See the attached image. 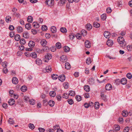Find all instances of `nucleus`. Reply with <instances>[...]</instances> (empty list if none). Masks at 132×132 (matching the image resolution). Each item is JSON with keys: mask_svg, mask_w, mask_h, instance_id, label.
I'll use <instances>...</instances> for the list:
<instances>
[{"mask_svg": "<svg viewBox=\"0 0 132 132\" xmlns=\"http://www.w3.org/2000/svg\"><path fill=\"white\" fill-rule=\"evenodd\" d=\"M118 43L120 44H126V42L125 41L124 38L122 37H119L117 39Z\"/></svg>", "mask_w": 132, "mask_h": 132, "instance_id": "nucleus-1", "label": "nucleus"}, {"mask_svg": "<svg viewBox=\"0 0 132 132\" xmlns=\"http://www.w3.org/2000/svg\"><path fill=\"white\" fill-rule=\"evenodd\" d=\"M46 3L48 6H52L54 4V0H46Z\"/></svg>", "mask_w": 132, "mask_h": 132, "instance_id": "nucleus-2", "label": "nucleus"}, {"mask_svg": "<svg viewBox=\"0 0 132 132\" xmlns=\"http://www.w3.org/2000/svg\"><path fill=\"white\" fill-rule=\"evenodd\" d=\"M85 46L87 48H89L91 46V43L88 40L85 41Z\"/></svg>", "mask_w": 132, "mask_h": 132, "instance_id": "nucleus-3", "label": "nucleus"}, {"mask_svg": "<svg viewBox=\"0 0 132 132\" xmlns=\"http://www.w3.org/2000/svg\"><path fill=\"white\" fill-rule=\"evenodd\" d=\"M105 89L106 90H110L112 89V87L111 85L109 83L106 84L105 86Z\"/></svg>", "mask_w": 132, "mask_h": 132, "instance_id": "nucleus-4", "label": "nucleus"}, {"mask_svg": "<svg viewBox=\"0 0 132 132\" xmlns=\"http://www.w3.org/2000/svg\"><path fill=\"white\" fill-rule=\"evenodd\" d=\"M61 61L63 62H65L67 61V58L65 55H62L60 57Z\"/></svg>", "mask_w": 132, "mask_h": 132, "instance_id": "nucleus-5", "label": "nucleus"}, {"mask_svg": "<svg viewBox=\"0 0 132 132\" xmlns=\"http://www.w3.org/2000/svg\"><path fill=\"white\" fill-rule=\"evenodd\" d=\"M65 77L64 75H62L59 76V79L62 82L65 79Z\"/></svg>", "mask_w": 132, "mask_h": 132, "instance_id": "nucleus-6", "label": "nucleus"}, {"mask_svg": "<svg viewBox=\"0 0 132 132\" xmlns=\"http://www.w3.org/2000/svg\"><path fill=\"white\" fill-rule=\"evenodd\" d=\"M35 44V42L32 41H29L28 44L29 47L31 48L33 47L34 46Z\"/></svg>", "mask_w": 132, "mask_h": 132, "instance_id": "nucleus-7", "label": "nucleus"}, {"mask_svg": "<svg viewBox=\"0 0 132 132\" xmlns=\"http://www.w3.org/2000/svg\"><path fill=\"white\" fill-rule=\"evenodd\" d=\"M52 55L50 53H48L45 56V58L48 60L52 58Z\"/></svg>", "mask_w": 132, "mask_h": 132, "instance_id": "nucleus-8", "label": "nucleus"}, {"mask_svg": "<svg viewBox=\"0 0 132 132\" xmlns=\"http://www.w3.org/2000/svg\"><path fill=\"white\" fill-rule=\"evenodd\" d=\"M23 37L26 38H28L29 37L28 32L27 31L24 32L23 34Z\"/></svg>", "mask_w": 132, "mask_h": 132, "instance_id": "nucleus-9", "label": "nucleus"}, {"mask_svg": "<svg viewBox=\"0 0 132 132\" xmlns=\"http://www.w3.org/2000/svg\"><path fill=\"white\" fill-rule=\"evenodd\" d=\"M110 33L108 31H105L104 32V37L106 38H109L110 37Z\"/></svg>", "mask_w": 132, "mask_h": 132, "instance_id": "nucleus-10", "label": "nucleus"}, {"mask_svg": "<svg viewBox=\"0 0 132 132\" xmlns=\"http://www.w3.org/2000/svg\"><path fill=\"white\" fill-rule=\"evenodd\" d=\"M120 82L123 85H125L127 83V80L126 78H123L121 79Z\"/></svg>", "mask_w": 132, "mask_h": 132, "instance_id": "nucleus-11", "label": "nucleus"}, {"mask_svg": "<svg viewBox=\"0 0 132 132\" xmlns=\"http://www.w3.org/2000/svg\"><path fill=\"white\" fill-rule=\"evenodd\" d=\"M101 98L104 101L106 102L107 101V99L106 98V96L103 94V93H101Z\"/></svg>", "mask_w": 132, "mask_h": 132, "instance_id": "nucleus-12", "label": "nucleus"}, {"mask_svg": "<svg viewBox=\"0 0 132 132\" xmlns=\"http://www.w3.org/2000/svg\"><path fill=\"white\" fill-rule=\"evenodd\" d=\"M12 81V83L14 84H17L18 83V79L15 77L13 78Z\"/></svg>", "mask_w": 132, "mask_h": 132, "instance_id": "nucleus-13", "label": "nucleus"}, {"mask_svg": "<svg viewBox=\"0 0 132 132\" xmlns=\"http://www.w3.org/2000/svg\"><path fill=\"white\" fill-rule=\"evenodd\" d=\"M106 44L108 46H111L113 44V41L112 40H109L107 42Z\"/></svg>", "mask_w": 132, "mask_h": 132, "instance_id": "nucleus-14", "label": "nucleus"}, {"mask_svg": "<svg viewBox=\"0 0 132 132\" xmlns=\"http://www.w3.org/2000/svg\"><path fill=\"white\" fill-rule=\"evenodd\" d=\"M14 100L13 98H11L8 102L9 104L10 105H12L15 103Z\"/></svg>", "mask_w": 132, "mask_h": 132, "instance_id": "nucleus-15", "label": "nucleus"}, {"mask_svg": "<svg viewBox=\"0 0 132 132\" xmlns=\"http://www.w3.org/2000/svg\"><path fill=\"white\" fill-rule=\"evenodd\" d=\"M17 31L18 32L21 33L23 31V29L20 26H18L17 27Z\"/></svg>", "mask_w": 132, "mask_h": 132, "instance_id": "nucleus-16", "label": "nucleus"}, {"mask_svg": "<svg viewBox=\"0 0 132 132\" xmlns=\"http://www.w3.org/2000/svg\"><path fill=\"white\" fill-rule=\"evenodd\" d=\"M65 68L67 70L70 69L71 68L70 64L68 62H66L65 64Z\"/></svg>", "mask_w": 132, "mask_h": 132, "instance_id": "nucleus-17", "label": "nucleus"}, {"mask_svg": "<svg viewBox=\"0 0 132 132\" xmlns=\"http://www.w3.org/2000/svg\"><path fill=\"white\" fill-rule=\"evenodd\" d=\"M33 20L32 17L31 16H29L27 18V21L29 23H31L33 21Z\"/></svg>", "mask_w": 132, "mask_h": 132, "instance_id": "nucleus-18", "label": "nucleus"}, {"mask_svg": "<svg viewBox=\"0 0 132 132\" xmlns=\"http://www.w3.org/2000/svg\"><path fill=\"white\" fill-rule=\"evenodd\" d=\"M20 36L19 34H16L14 36V39L16 41H18L19 40H20Z\"/></svg>", "mask_w": 132, "mask_h": 132, "instance_id": "nucleus-19", "label": "nucleus"}, {"mask_svg": "<svg viewBox=\"0 0 132 132\" xmlns=\"http://www.w3.org/2000/svg\"><path fill=\"white\" fill-rule=\"evenodd\" d=\"M36 64L38 65H41L42 63V61L39 59H37L35 61Z\"/></svg>", "mask_w": 132, "mask_h": 132, "instance_id": "nucleus-20", "label": "nucleus"}, {"mask_svg": "<svg viewBox=\"0 0 132 132\" xmlns=\"http://www.w3.org/2000/svg\"><path fill=\"white\" fill-rule=\"evenodd\" d=\"M85 27L87 30H89L92 28V26L90 24L88 23L86 26Z\"/></svg>", "mask_w": 132, "mask_h": 132, "instance_id": "nucleus-21", "label": "nucleus"}, {"mask_svg": "<svg viewBox=\"0 0 132 132\" xmlns=\"http://www.w3.org/2000/svg\"><path fill=\"white\" fill-rule=\"evenodd\" d=\"M94 27L96 28H98L100 26V24L96 22H94L93 23Z\"/></svg>", "mask_w": 132, "mask_h": 132, "instance_id": "nucleus-22", "label": "nucleus"}, {"mask_svg": "<svg viewBox=\"0 0 132 132\" xmlns=\"http://www.w3.org/2000/svg\"><path fill=\"white\" fill-rule=\"evenodd\" d=\"M51 31L52 33H55L56 31V27L54 26L52 27L51 28Z\"/></svg>", "mask_w": 132, "mask_h": 132, "instance_id": "nucleus-23", "label": "nucleus"}, {"mask_svg": "<svg viewBox=\"0 0 132 132\" xmlns=\"http://www.w3.org/2000/svg\"><path fill=\"white\" fill-rule=\"evenodd\" d=\"M48 105L51 107L53 106L55 104V102L54 101L52 100H50L48 102Z\"/></svg>", "mask_w": 132, "mask_h": 132, "instance_id": "nucleus-24", "label": "nucleus"}, {"mask_svg": "<svg viewBox=\"0 0 132 132\" xmlns=\"http://www.w3.org/2000/svg\"><path fill=\"white\" fill-rule=\"evenodd\" d=\"M122 114L123 117H126L127 116L128 113L127 111L124 110L122 111Z\"/></svg>", "mask_w": 132, "mask_h": 132, "instance_id": "nucleus-25", "label": "nucleus"}, {"mask_svg": "<svg viewBox=\"0 0 132 132\" xmlns=\"http://www.w3.org/2000/svg\"><path fill=\"white\" fill-rule=\"evenodd\" d=\"M41 44L43 46H45L47 42L45 40H42L40 42Z\"/></svg>", "mask_w": 132, "mask_h": 132, "instance_id": "nucleus-26", "label": "nucleus"}, {"mask_svg": "<svg viewBox=\"0 0 132 132\" xmlns=\"http://www.w3.org/2000/svg\"><path fill=\"white\" fill-rule=\"evenodd\" d=\"M45 70L46 71L48 72H50L52 70L50 66L46 67V68Z\"/></svg>", "mask_w": 132, "mask_h": 132, "instance_id": "nucleus-27", "label": "nucleus"}, {"mask_svg": "<svg viewBox=\"0 0 132 132\" xmlns=\"http://www.w3.org/2000/svg\"><path fill=\"white\" fill-rule=\"evenodd\" d=\"M30 56L33 58L36 59L37 57V54L35 52H32L30 54Z\"/></svg>", "mask_w": 132, "mask_h": 132, "instance_id": "nucleus-28", "label": "nucleus"}, {"mask_svg": "<svg viewBox=\"0 0 132 132\" xmlns=\"http://www.w3.org/2000/svg\"><path fill=\"white\" fill-rule=\"evenodd\" d=\"M75 93L74 91L70 90L69 91V95L71 96H74Z\"/></svg>", "mask_w": 132, "mask_h": 132, "instance_id": "nucleus-29", "label": "nucleus"}, {"mask_svg": "<svg viewBox=\"0 0 132 132\" xmlns=\"http://www.w3.org/2000/svg\"><path fill=\"white\" fill-rule=\"evenodd\" d=\"M36 51L39 54H42L44 53V50L42 49L40 50L39 49L37 48L36 49Z\"/></svg>", "mask_w": 132, "mask_h": 132, "instance_id": "nucleus-30", "label": "nucleus"}, {"mask_svg": "<svg viewBox=\"0 0 132 132\" xmlns=\"http://www.w3.org/2000/svg\"><path fill=\"white\" fill-rule=\"evenodd\" d=\"M25 28L28 30H29L31 28V25L29 23H27L25 25Z\"/></svg>", "mask_w": 132, "mask_h": 132, "instance_id": "nucleus-31", "label": "nucleus"}, {"mask_svg": "<svg viewBox=\"0 0 132 132\" xmlns=\"http://www.w3.org/2000/svg\"><path fill=\"white\" fill-rule=\"evenodd\" d=\"M49 95L52 97H54L55 96L56 94V93L54 91H52L50 92L49 93Z\"/></svg>", "mask_w": 132, "mask_h": 132, "instance_id": "nucleus-32", "label": "nucleus"}, {"mask_svg": "<svg viewBox=\"0 0 132 132\" xmlns=\"http://www.w3.org/2000/svg\"><path fill=\"white\" fill-rule=\"evenodd\" d=\"M84 89L86 92H88L90 91V87L88 85L85 86H84Z\"/></svg>", "mask_w": 132, "mask_h": 132, "instance_id": "nucleus-33", "label": "nucleus"}, {"mask_svg": "<svg viewBox=\"0 0 132 132\" xmlns=\"http://www.w3.org/2000/svg\"><path fill=\"white\" fill-rule=\"evenodd\" d=\"M33 26L36 28H38L39 27V24L36 22H34L32 23Z\"/></svg>", "mask_w": 132, "mask_h": 132, "instance_id": "nucleus-34", "label": "nucleus"}, {"mask_svg": "<svg viewBox=\"0 0 132 132\" xmlns=\"http://www.w3.org/2000/svg\"><path fill=\"white\" fill-rule=\"evenodd\" d=\"M99 103L98 102H95V108L96 109H98L99 107Z\"/></svg>", "mask_w": 132, "mask_h": 132, "instance_id": "nucleus-35", "label": "nucleus"}, {"mask_svg": "<svg viewBox=\"0 0 132 132\" xmlns=\"http://www.w3.org/2000/svg\"><path fill=\"white\" fill-rule=\"evenodd\" d=\"M64 51L66 52H68L70 51V48L67 46H65L64 47Z\"/></svg>", "mask_w": 132, "mask_h": 132, "instance_id": "nucleus-36", "label": "nucleus"}, {"mask_svg": "<svg viewBox=\"0 0 132 132\" xmlns=\"http://www.w3.org/2000/svg\"><path fill=\"white\" fill-rule=\"evenodd\" d=\"M60 30L61 32L63 33H66L67 32V30L65 28H61L60 29Z\"/></svg>", "mask_w": 132, "mask_h": 132, "instance_id": "nucleus-37", "label": "nucleus"}, {"mask_svg": "<svg viewBox=\"0 0 132 132\" xmlns=\"http://www.w3.org/2000/svg\"><path fill=\"white\" fill-rule=\"evenodd\" d=\"M21 90L23 92H24L26 91L27 89V88L25 86H23L21 88Z\"/></svg>", "mask_w": 132, "mask_h": 132, "instance_id": "nucleus-38", "label": "nucleus"}, {"mask_svg": "<svg viewBox=\"0 0 132 132\" xmlns=\"http://www.w3.org/2000/svg\"><path fill=\"white\" fill-rule=\"evenodd\" d=\"M75 98L78 101H80L82 100V97L79 95H77L75 96Z\"/></svg>", "mask_w": 132, "mask_h": 132, "instance_id": "nucleus-39", "label": "nucleus"}, {"mask_svg": "<svg viewBox=\"0 0 132 132\" xmlns=\"http://www.w3.org/2000/svg\"><path fill=\"white\" fill-rule=\"evenodd\" d=\"M91 62V59L90 57H88L86 59V62L88 65Z\"/></svg>", "mask_w": 132, "mask_h": 132, "instance_id": "nucleus-40", "label": "nucleus"}, {"mask_svg": "<svg viewBox=\"0 0 132 132\" xmlns=\"http://www.w3.org/2000/svg\"><path fill=\"white\" fill-rule=\"evenodd\" d=\"M20 43L21 45L24 44L26 42L25 40L23 38H22L20 40Z\"/></svg>", "mask_w": 132, "mask_h": 132, "instance_id": "nucleus-41", "label": "nucleus"}, {"mask_svg": "<svg viewBox=\"0 0 132 132\" xmlns=\"http://www.w3.org/2000/svg\"><path fill=\"white\" fill-rule=\"evenodd\" d=\"M55 46L57 48L60 49L61 48V44L59 42L55 44Z\"/></svg>", "mask_w": 132, "mask_h": 132, "instance_id": "nucleus-42", "label": "nucleus"}, {"mask_svg": "<svg viewBox=\"0 0 132 132\" xmlns=\"http://www.w3.org/2000/svg\"><path fill=\"white\" fill-rule=\"evenodd\" d=\"M87 33V31L86 30H82L81 31V34L83 36H85Z\"/></svg>", "mask_w": 132, "mask_h": 132, "instance_id": "nucleus-43", "label": "nucleus"}, {"mask_svg": "<svg viewBox=\"0 0 132 132\" xmlns=\"http://www.w3.org/2000/svg\"><path fill=\"white\" fill-rule=\"evenodd\" d=\"M29 127L32 130H33L35 127V126L33 124L31 123H30L29 124Z\"/></svg>", "mask_w": 132, "mask_h": 132, "instance_id": "nucleus-44", "label": "nucleus"}, {"mask_svg": "<svg viewBox=\"0 0 132 132\" xmlns=\"http://www.w3.org/2000/svg\"><path fill=\"white\" fill-rule=\"evenodd\" d=\"M89 81L88 82H89L90 84L91 85L93 84L94 83V79L92 78H90L89 79Z\"/></svg>", "mask_w": 132, "mask_h": 132, "instance_id": "nucleus-45", "label": "nucleus"}, {"mask_svg": "<svg viewBox=\"0 0 132 132\" xmlns=\"http://www.w3.org/2000/svg\"><path fill=\"white\" fill-rule=\"evenodd\" d=\"M9 123L10 124H13L14 123V121L13 119L10 118L8 120Z\"/></svg>", "mask_w": 132, "mask_h": 132, "instance_id": "nucleus-46", "label": "nucleus"}, {"mask_svg": "<svg viewBox=\"0 0 132 132\" xmlns=\"http://www.w3.org/2000/svg\"><path fill=\"white\" fill-rule=\"evenodd\" d=\"M52 77L53 79L55 80L57 79L58 77L57 75L54 74L52 75Z\"/></svg>", "mask_w": 132, "mask_h": 132, "instance_id": "nucleus-47", "label": "nucleus"}, {"mask_svg": "<svg viewBox=\"0 0 132 132\" xmlns=\"http://www.w3.org/2000/svg\"><path fill=\"white\" fill-rule=\"evenodd\" d=\"M68 102L69 104L70 105L72 104L73 103V101L72 99H69L68 100Z\"/></svg>", "mask_w": 132, "mask_h": 132, "instance_id": "nucleus-48", "label": "nucleus"}, {"mask_svg": "<svg viewBox=\"0 0 132 132\" xmlns=\"http://www.w3.org/2000/svg\"><path fill=\"white\" fill-rule=\"evenodd\" d=\"M127 77L129 79H130L132 77V75L131 73H128L126 75Z\"/></svg>", "mask_w": 132, "mask_h": 132, "instance_id": "nucleus-49", "label": "nucleus"}, {"mask_svg": "<svg viewBox=\"0 0 132 132\" xmlns=\"http://www.w3.org/2000/svg\"><path fill=\"white\" fill-rule=\"evenodd\" d=\"M47 27L46 26H42V29L43 31H46L47 30Z\"/></svg>", "mask_w": 132, "mask_h": 132, "instance_id": "nucleus-50", "label": "nucleus"}, {"mask_svg": "<svg viewBox=\"0 0 132 132\" xmlns=\"http://www.w3.org/2000/svg\"><path fill=\"white\" fill-rule=\"evenodd\" d=\"M76 37L78 39H80L81 38V35L79 33H78L76 34Z\"/></svg>", "mask_w": 132, "mask_h": 132, "instance_id": "nucleus-51", "label": "nucleus"}, {"mask_svg": "<svg viewBox=\"0 0 132 132\" xmlns=\"http://www.w3.org/2000/svg\"><path fill=\"white\" fill-rule=\"evenodd\" d=\"M115 128L116 131H118L120 129V127L118 125H115Z\"/></svg>", "mask_w": 132, "mask_h": 132, "instance_id": "nucleus-52", "label": "nucleus"}, {"mask_svg": "<svg viewBox=\"0 0 132 132\" xmlns=\"http://www.w3.org/2000/svg\"><path fill=\"white\" fill-rule=\"evenodd\" d=\"M101 18L103 20H105L106 18V15L105 14H104L102 15Z\"/></svg>", "mask_w": 132, "mask_h": 132, "instance_id": "nucleus-53", "label": "nucleus"}, {"mask_svg": "<svg viewBox=\"0 0 132 132\" xmlns=\"http://www.w3.org/2000/svg\"><path fill=\"white\" fill-rule=\"evenodd\" d=\"M7 63L6 62H4L2 63V66L4 68L6 67L7 65Z\"/></svg>", "mask_w": 132, "mask_h": 132, "instance_id": "nucleus-54", "label": "nucleus"}, {"mask_svg": "<svg viewBox=\"0 0 132 132\" xmlns=\"http://www.w3.org/2000/svg\"><path fill=\"white\" fill-rule=\"evenodd\" d=\"M129 128L128 127H126L123 130V132H129Z\"/></svg>", "mask_w": 132, "mask_h": 132, "instance_id": "nucleus-55", "label": "nucleus"}, {"mask_svg": "<svg viewBox=\"0 0 132 132\" xmlns=\"http://www.w3.org/2000/svg\"><path fill=\"white\" fill-rule=\"evenodd\" d=\"M91 106L90 104H87V103H85L84 104V106L86 108H88L89 106Z\"/></svg>", "mask_w": 132, "mask_h": 132, "instance_id": "nucleus-56", "label": "nucleus"}, {"mask_svg": "<svg viewBox=\"0 0 132 132\" xmlns=\"http://www.w3.org/2000/svg\"><path fill=\"white\" fill-rule=\"evenodd\" d=\"M127 49L128 51H131L132 50V48L131 46L128 45L127 47Z\"/></svg>", "mask_w": 132, "mask_h": 132, "instance_id": "nucleus-57", "label": "nucleus"}, {"mask_svg": "<svg viewBox=\"0 0 132 132\" xmlns=\"http://www.w3.org/2000/svg\"><path fill=\"white\" fill-rule=\"evenodd\" d=\"M112 11V9L110 7H108L107 8L106 12L108 13H110Z\"/></svg>", "mask_w": 132, "mask_h": 132, "instance_id": "nucleus-58", "label": "nucleus"}, {"mask_svg": "<svg viewBox=\"0 0 132 132\" xmlns=\"http://www.w3.org/2000/svg\"><path fill=\"white\" fill-rule=\"evenodd\" d=\"M24 99L26 102L29 101L30 100L29 98L27 96H25L24 97Z\"/></svg>", "mask_w": 132, "mask_h": 132, "instance_id": "nucleus-59", "label": "nucleus"}, {"mask_svg": "<svg viewBox=\"0 0 132 132\" xmlns=\"http://www.w3.org/2000/svg\"><path fill=\"white\" fill-rule=\"evenodd\" d=\"M9 29L10 30H13L14 29V28L13 26L12 25H10L9 26Z\"/></svg>", "mask_w": 132, "mask_h": 132, "instance_id": "nucleus-60", "label": "nucleus"}, {"mask_svg": "<svg viewBox=\"0 0 132 132\" xmlns=\"http://www.w3.org/2000/svg\"><path fill=\"white\" fill-rule=\"evenodd\" d=\"M65 1L66 0H60V2H59V3L63 4L65 3Z\"/></svg>", "mask_w": 132, "mask_h": 132, "instance_id": "nucleus-61", "label": "nucleus"}, {"mask_svg": "<svg viewBox=\"0 0 132 132\" xmlns=\"http://www.w3.org/2000/svg\"><path fill=\"white\" fill-rule=\"evenodd\" d=\"M15 33L14 32H11L10 34V36L11 37H12L14 36Z\"/></svg>", "mask_w": 132, "mask_h": 132, "instance_id": "nucleus-62", "label": "nucleus"}, {"mask_svg": "<svg viewBox=\"0 0 132 132\" xmlns=\"http://www.w3.org/2000/svg\"><path fill=\"white\" fill-rule=\"evenodd\" d=\"M7 71L8 70L6 67L4 68L3 69V72L4 73H6L7 72Z\"/></svg>", "mask_w": 132, "mask_h": 132, "instance_id": "nucleus-63", "label": "nucleus"}, {"mask_svg": "<svg viewBox=\"0 0 132 132\" xmlns=\"http://www.w3.org/2000/svg\"><path fill=\"white\" fill-rule=\"evenodd\" d=\"M40 132H44L45 131V129L43 128H38Z\"/></svg>", "mask_w": 132, "mask_h": 132, "instance_id": "nucleus-64", "label": "nucleus"}]
</instances>
